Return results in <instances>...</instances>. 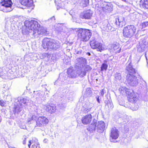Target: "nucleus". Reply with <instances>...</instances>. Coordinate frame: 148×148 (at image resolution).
<instances>
[{"mask_svg": "<svg viewBox=\"0 0 148 148\" xmlns=\"http://www.w3.org/2000/svg\"><path fill=\"white\" fill-rule=\"evenodd\" d=\"M104 93V89H103L100 91V95L102 96H103Z\"/></svg>", "mask_w": 148, "mask_h": 148, "instance_id": "bb28decb", "label": "nucleus"}, {"mask_svg": "<svg viewBox=\"0 0 148 148\" xmlns=\"http://www.w3.org/2000/svg\"><path fill=\"white\" fill-rule=\"evenodd\" d=\"M105 103H106L105 106H107L108 108L109 107V105H111L112 104V103L109 100L107 101H105Z\"/></svg>", "mask_w": 148, "mask_h": 148, "instance_id": "5701e85b", "label": "nucleus"}, {"mask_svg": "<svg viewBox=\"0 0 148 148\" xmlns=\"http://www.w3.org/2000/svg\"><path fill=\"white\" fill-rule=\"evenodd\" d=\"M122 91L123 92H125L129 102L132 103H135L136 102L138 99L133 90L125 88Z\"/></svg>", "mask_w": 148, "mask_h": 148, "instance_id": "7ed1b4c3", "label": "nucleus"}, {"mask_svg": "<svg viewBox=\"0 0 148 148\" xmlns=\"http://www.w3.org/2000/svg\"><path fill=\"white\" fill-rule=\"evenodd\" d=\"M5 102L3 100H0V106L2 107L5 106Z\"/></svg>", "mask_w": 148, "mask_h": 148, "instance_id": "b1692460", "label": "nucleus"}, {"mask_svg": "<svg viewBox=\"0 0 148 148\" xmlns=\"http://www.w3.org/2000/svg\"><path fill=\"white\" fill-rule=\"evenodd\" d=\"M45 31V30L44 28L43 27L40 26L39 24L36 29V32L38 34H41L44 33Z\"/></svg>", "mask_w": 148, "mask_h": 148, "instance_id": "aec40b11", "label": "nucleus"}, {"mask_svg": "<svg viewBox=\"0 0 148 148\" xmlns=\"http://www.w3.org/2000/svg\"><path fill=\"white\" fill-rule=\"evenodd\" d=\"M97 101L99 103H100V101H99V96H98L97 97Z\"/></svg>", "mask_w": 148, "mask_h": 148, "instance_id": "cd10ccee", "label": "nucleus"}, {"mask_svg": "<svg viewBox=\"0 0 148 148\" xmlns=\"http://www.w3.org/2000/svg\"><path fill=\"white\" fill-rule=\"evenodd\" d=\"M111 50L115 54L120 52L121 50V47L120 44L117 42H115L113 43L111 46Z\"/></svg>", "mask_w": 148, "mask_h": 148, "instance_id": "9b49d317", "label": "nucleus"}, {"mask_svg": "<svg viewBox=\"0 0 148 148\" xmlns=\"http://www.w3.org/2000/svg\"><path fill=\"white\" fill-rule=\"evenodd\" d=\"M92 13L89 10H86L82 13L80 15L79 17L82 19H89L92 16Z\"/></svg>", "mask_w": 148, "mask_h": 148, "instance_id": "ddd939ff", "label": "nucleus"}, {"mask_svg": "<svg viewBox=\"0 0 148 148\" xmlns=\"http://www.w3.org/2000/svg\"><path fill=\"white\" fill-rule=\"evenodd\" d=\"M0 4L1 5L5 7L6 8H10L9 10H4V12H8L11 11L12 4L11 0H1Z\"/></svg>", "mask_w": 148, "mask_h": 148, "instance_id": "9d476101", "label": "nucleus"}, {"mask_svg": "<svg viewBox=\"0 0 148 148\" xmlns=\"http://www.w3.org/2000/svg\"><path fill=\"white\" fill-rule=\"evenodd\" d=\"M56 107L53 104H49L45 106V110L51 114L54 112L56 110Z\"/></svg>", "mask_w": 148, "mask_h": 148, "instance_id": "2eb2a0df", "label": "nucleus"}, {"mask_svg": "<svg viewBox=\"0 0 148 148\" xmlns=\"http://www.w3.org/2000/svg\"><path fill=\"white\" fill-rule=\"evenodd\" d=\"M67 73L69 77L73 78L76 77V75L74 73V70L70 68H69L67 70Z\"/></svg>", "mask_w": 148, "mask_h": 148, "instance_id": "6ab92c4d", "label": "nucleus"}, {"mask_svg": "<svg viewBox=\"0 0 148 148\" xmlns=\"http://www.w3.org/2000/svg\"><path fill=\"white\" fill-rule=\"evenodd\" d=\"M90 68V70H91V68L90 67H89Z\"/></svg>", "mask_w": 148, "mask_h": 148, "instance_id": "7c9ffc66", "label": "nucleus"}, {"mask_svg": "<svg viewBox=\"0 0 148 148\" xmlns=\"http://www.w3.org/2000/svg\"><path fill=\"white\" fill-rule=\"evenodd\" d=\"M139 4L141 8L145 10L148 9V0H140Z\"/></svg>", "mask_w": 148, "mask_h": 148, "instance_id": "a211bd4d", "label": "nucleus"}, {"mask_svg": "<svg viewBox=\"0 0 148 148\" xmlns=\"http://www.w3.org/2000/svg\"><path fill=\"white\" fill-rule=\"evenodd\" d=\"M28 146L29 148H41L38 140L35 137L32 138L29 141Z\"/></svg>", "mask_w": 148, "mask_h": 148, "instance_id": "0eeeda50", "label": "nucleus"}, {"mask_svg": "<svg viewBox=\"0 0 148 148\" xmlns=\"http://www.w3.org/2000/svg\"><path fill=\"white\" fill-rule=\"evenodd\" d=\"M54 43L51 39L47 38L42 43V46L45 49H52L54 48Z\"/></svg>", "mask_w": 148, "mask_h": 148, "instance_id": "39448f33", "label": "nucleus"}, {"mask_svg": "<svg viewBox=\"0 0 148 148\" xmlns=\"http://www.w3.org/2000/svg\"><path fill=\"white\" fill-rule=\"evenodd\" d=\"M136 30V27L133 25H128L123 30V36L126 38H130L134 35Z\"/></svg>", "mask_w": 148, "mask_h": 148, "instance_id": "f03ea898", "label": "nucleus"}, {"mask_svg": "<svg viewBox=\"0 0 148 148\" xmlns=\"http://www.w3.org/2000/svg\"><path fill=\"white\" fill-rule=\"evenodd\" d=\"M92 116L91 114H88L84 116L82 119V122L84 125H87L90 123L92 119Z\"/></svg>", "mask_w": 148, "mask_h": 148, "instance_id": "4468645a", "label": "nucleus"}, {"mask_svg": "<svg viewBox=\"0 0 148 148\" xmlns=\"http://www.w3.org/2000/svg\"><path fill=\"white\" fill-rule=\"evenodd\" d=\"M89 3V0H83L82 1V4L84 7H86Z\"/></svg>", "mask_w": 148, "mask_h": 148, "instance_id": "4be33fe9", "label": "nucleus"}, {"mask_svg": "<svg viewBox=\"0 0 148 148\" xmlns=\"http://www.w3.org/2000/svg\"><path fill=\"white\" fill-rule=\"evenodd\" d=\"M128 71L129 75L128 79L132 82L134 81L137 82L138 80L137 78L134 75L136 73L135 69L132 67H131L129 68Z\"/></svg>", "mask_w": 148, "mask_h": 148, "instance_id": "1a4fd4ad", "label": "nucleus"}, {"mask_svg": "<svg viewBox=\"0 0 148 148\" xmlns=\"http://www.w3.org/2000/svg\"><path fill=\"white\" fill-rule=\"evenodd\" d=\"M77 39L80 41L87 42L90 39L92 33L89 29L79 28L76 31Z\"/></svg>", "mask_w": 148, "mask_h": 148, "instance_id": "f257e3e1", "label": "nucleus"}, {"mask_svg": "<svg viewBox=\"0 0 148 148\" xmlns=\"http://www.w3.org/2000/svg\"><path fill=\"white\" fill-rule=\"evenodd\" d=\"M90 109H91L90 108L89 109V111H90Z\"/></svg>", "mask_w": 148, "mask_h": 148, "instance_id": "c756f323", "label": "nucleus"}, {"mask_svg": "<svg viewBox=\"0 0 148 148\" xmlns=\"http://www.w3.org/2000/svg\"><path fill=\"white\" fill-rule=\"evenodd\" d=\"M39 24L37 21L34 20H31L28 22L27 24H26L27 25L26 26L29 29L36 32V29Z\"/></svg>", "mask_w": 148, "mask_h": 148, "instance_id": "6e6552de", "label": "nucleus"}, {"mask_svg": "<svg viewBox=\"0 0 148 148\" xmlns=\"http://www.w3.org/2000/svg\"><path fill=\"white\" fill-rule=\"evenodd\" d=\"M117 19L118 21H117L116 19L115 22L116 25L119 26V27H122L125 24L124 18L122 16H118Z\"/></svg>", "mask_w": 148, "mask_h": 148, "instance_id": "dca6fc26", "label": "nucleus"}, {"mask_svg": "<svg viewBox=\"0 0 148 148\" xmlns=\"http://www.w3.org/2000/svg\"><path fill=\"white\" fill-rule=\"evenodd\" d=\"M119 136V131L115 127L113 128L111 130V132L110 135L111 138L110 140L111 141L113 142V140H116Z\"/></svg>", "mask_w": 148, "mask_h": 148, "instance_id": "f8f14e48", "label": "nucleus"}, {"mask_svg": "<svg viewBox=\"0 0 148 148\" xmlns=\"http://www.w3.org/2000/svg\"><path fill=\"white\" fill-rule=\"evenodd\" d=\"M49 122V120L45 116H39L36 121V126L39 127H43L47 124Z\"/></svg>", "mask_w": 148, "mask_h": 148, "instance_id": "423d86ee", "label": "nucleus"}, {"mask_svg": "<svg viewBox=\"0 0 148 148\" xmlns=\"http://www.w3.org/2000/svg\"><path fill=\"white\" fill-rule=\"evenodd\" d=\"M107 62L106 60H105L104 61V62Z\"/></svg>", "mask_w": 148, "mask_h": 148, "instance_id": "c85d7f7f", "label": "nucleus"}, {"mask_svg": "<svg viewBox=\"0 0 148 148\" xmlns=\"http://www.w3.org/2000/svg\"><path fill=\"white\" fill-rule=\"evenodd\" d=\"M19 3L22 5L30 7L33 4L32 0H18Z\"/></svg>", "mask_w": 148, "mask_h": 148, "instance_id": "f3484780", "label": "nucleus"}, {"mask_svg": "<svg viewBox=\"0 0 148 148\" xmlns=\"http://www.w3.org/2000/svg\"><path fill=\"white\" fill-rule=\"evenodd\" d=\"M27 138H26V137H25L24 138V139L23 141V144L24 145H25L26 144V143L27 142Z\"/></svg>", "mask_w": 148, "mask_h": 148, "instance_id": "a878e982", "label": "nucleus"}, {"mask_svg": "<svg viewBox=\"0 0 148 148\" xmlns=\"http://www.w3.org/2000/svg\"><path fill=\"white\" fill-rule=\"evenodd\" d=\"M90 44L92 49H97L98 51L101 52L105 49L103 44L97 41L96 39L94 38L90 41Z\"/></svg>", "mask_w": 148, "mask_h": 148, "instance_id": "20e7f679", "label": "nucleus"}, {"mask_svg": "<svg viewBox=\"0 0 148 148\" xmlns=\"http://www.w3.org/2000/svg\"><path fill=\"white\" fill-rule=\"evenodd\" d=\"M108 65L105 63H103L101 67V71H106L108 68Z\"/></svg>", "mask_w": 148, "mask_h": 148, "instance_id": "412c9836", "label": "nucleus"}, {"mask_svg": "<svg viewBox=\"0 0 148 148\" xmlns=\"http://www.w3.org/2000/svg\"><path fill=\"white\" fill-rule=\"evenodd\" d=\"M142 25L143 27H145L148 25V22H145L142 23Z\"/></svg>", "mask_w": 148, "mask_h": 148, "instance_id": "393cba45", "label": "nucleus"}]
</instances>
